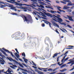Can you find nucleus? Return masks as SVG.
Instances as JSON below:
<instances>
[{
	"instance_id": "4",
	"label": "nucleus",
	"mask_w": 74,
	"mask_h": 74,
	"mask_svg": "<svg viewBox=\"0 0 74 74\" xmlns=\"http://www.w3.org/2000/svg\"><path fill=\"white\" fill-rule=\"evenodd\" d=\"M15 0H10V1H7L8 2V3L14 4L16 5H19V6H22V5H23V4L22 3H18L15 2Z\"/></svg>"
},
{
	"instance_id": "34",
	"label": "nucleus",
	"mask_w": 74,
	"mask_h": 74,
	"mask_svg": "<svg viewBox=\"0 0 74 74\" xmlns=\"http://www.w3.org/2000/svg\"><path fill=\"white\" fill-rule=\"evenodd\" d=\"M19 66H21V67H22V68H24V67L23 66V65H22V64H19Z\"/></svg>"
},
{
	"instance_id": "63",
	"label": "nucleus",
	"mask_w": 74,
	"mask_h": 74,
	"mask_svg": "<svg viewBox=\"0 0 74 74\" xmlns=\"http://www.w3.org/2000/svg\"><path fill=\"white\" fill-rule=\"evenodd\" d=\"M74 63H72L71 65H70V66H73V64H74Z\"/></svg>"
},
{
	"instance_id": "17",
	"label": "nucleus",
	"mask_w": 74,
	"mask_h": 74,
	"mask_svg": "<svg viewBox=\"0 0 74 74\" xmlns=\"http://www.w3.org/2000/svg\"><path fill=\"white\" fill-rule=\"evenodd\" d=\"M45 7H46V8H50V9H51V10H53V8H52V7L51 6H46Z\"/></svg>"
},
{
	"instance_id": "3",
	"label": "nucleus",
	"mask_w": 74,
	"mask_h": 74,
	"mask_svg": "<svg viewBox=\"0 0 74 74\" xmlns=\"http://www.w3.org/2000/svg\"><path fill=\"white\" fill-rule=\"evenodd\" d=\"M21 17L23 18H24L25 21L27 22H32L33 20L32 19V18L31 16H28L27 17H26L24 15H22L21 16Z\"/></svg>"
},
{
	"instance_id": "53",
	"label": "nucleus",
	"mask_w": 74,
	"mask_h": 74,
	"mask_svg": "<svg viewBox=\"0 0 74 74\" xmlns=\"http://www.w3.org/2000/svg\"><path fill=\"white\" fill-rule=\"evenodd\" d=\"M56 15L57 16H58V17H61V16H60V15H59V14H56Z\"/></svg>"
},
{
	"instance_id": "7",
	"label": "nucleus",
	"mask_w": 74,
	"mask_h": 74,
	"mask_svg": "<svg viewBox=\"0 0 74 74\" xmlns=\"http://www.w3.org/2000/svg\"><path fill=\"white\" fill-rule=\"evenodd\" d=\"M2 49L3 50H4V51H5V52H8V53H10L11 55L13 57V58H14V57H15L14 55H13V54L12 53V52H10L9 51L7 50L6 49H5V48H2Z\"/></svg>"
},
{
	"instance_id": "64",
	"label": "nucleus",
	"mask_w": 74,
	"mask_h": 74,
	"mask_svg": "<svg viewBox=\"0 0 74 74\" xmlns=\"http://www.w3.org/2000/svg\"><path fill=\"white\" fill-rule=\"evenodd\" d=\"M23 11H25V12H26V11H27V10L24 9Z\"/></svg>"
},
{
	"instance_id": "28",
	"label": "nucleus",
	"mask_w": 74,
	"mask_h": 74,
	"mask_svg": "<svg viewBox=\"0 0 74 74\" xmlns=\"http://www.w3.org/2000/svg\"><path fill=\"white\" fill-rule=\"evenodd\" d=\"M61 8V7L60 6H58L57 8V9L58 10V11H60V10H61L60 8Z\"/></svg>"
},
{
	"instance_id": "31",
	"label": "nucleus",
	"mask_w": 74,
	"mask_h": 74,
	"mask_svg": "<svg viewBox=\"0 0 74 74\" xmlns=\"http://www.w3.org/2000/svg\"><path fill=\"white\" fill-rule=\"evenodd\" d=\"M19 69H20V70H22V71H26L25 70H24L22 68H21V67H19Z\"/></svg>"
},
{
	"instance_id": "61",
	"label": "nucleus",
	"mask_w": 74,
	"mask_h": 74,
	"mask_svg": "<svg viewBox=\"0 0 74 74\" xmlns=\"http://www.w3.org/2000/svg\"><path fill=\"white\" fill-rule=\"evenodd\" d=\"M68 59H69V58H67L65 59V61H66V60H68Z\"/></svg>"
},
{
	"instance_id": "50",
	"label": "nucleus",
	"mask_w": 74,
	"mask_h": 74,
	"mask_svg": "<svg viewBox=\"0 0 74 74\" xmlns=\"http://www.w3.org/2000/svg\"><path fill=\"white\" fill-rule=\"evenodd\" d=\"M60 30H61V31H62V32H64V33L65 32L64 30L60 28Z\"/></svg>"
},
{
	"instance_id": "10",
	"label": "nucleus",
	"mask_w": 74,
	"mask_h": 74,
	"mask_svg": "<svg viewBox=\"0 0 74 74\" xmlns=\"http://www.w3.org/2000/svg\"><path fill=\"white\" fill-rule=\"evenodd\" d=\"M43 21H45V23H46V24H49V26L50 27H51V23L50 22L46 21V20H43Z\"/></svg>"
},
{
	"instance_id": "57",
	"label": "nucleus",
	"mask_w": 74,
	"mask_h": 74,
	"mask_svg": "<svg viewBox=\"0 0 74 74\" xmlns=\"http://www.w3.org/2000/svg\"><path fill=\"white\" fill-rule=\"evenodd\" d=\"M73 8H74V5L71 8V9H73Z\"/></svg>"
},
{
	"instance_id": "55",
	"label": "nucleus",
	"mask_w": 74,
	"mask_h": 74,
	"mask_svg": "<svg viewBox=\"0 0 74 74\" xmlns=\"http://www.w3.org/2000/svg\"><path fill=\"white\" fill-rule=\"evenodd\" d=\"M22 73H23V74H27V73L26 72H22Z\"/></svg>"
},
{
	"instance_id": "43",
	"label": "nucleus",
	"mask_w": 74,
	"mask_h": 74,
	"mask_svg": "<svg viewBox=\"0 0 74 74\" xmlns=\"http://www.w3.org/2000/svg\"><path fill=\"white\" fill-rule=\"evenodd\" d=\"M59 58H60V56H58L57 58V62H58L59 61Z\"/></svg>"
},
{
	"instance_id": "39",
	"label": "nucleus",
	"mask_w": 74,
	"mask_h": 74,
	"mask_svg": "<svg viewBox=\"0 0 74 74\" xmlns=\"http://www.w3.org/2000/svg\"><path fill=\"white\" fill-rule=\"evenodd\" d=\"M60 12H65V11L63 10H60Z\"/></svg>"
},
{
	"instance_id": "23",
	"label": "nucleus",
	"mask_w": 74,
	"mask_h": 74,
	"mask_svg": "<svg viewBox=\"0 0 74 74\" xmlns=\"http://www.w3.org/2000/svg\"><path fill=\"white\" fill-rule=\"evenodd\" d=\"M38 73L39 74H44V73L43 72H41L40 71H38Z\"/></svg>"
},
{
	"instance_id": "30",
	"label": "nucleus",
	"mask_w": 74,
	"mask_h": 74,
	"mask_svg": "<svg viewBox=\"0 0 74 74\" xmlns=\"http://www.w3.org/2000/svg\"><path fill=\"white\" fill-rule=\"evenodd\" d=\"M32 63L33 64V66H36V64H35V63H34V62H33V61H32Z\"/></svg>"
},
{
	"instance_id": "45",
	"label": "nucleus",
	"mask_w": 74,
	"mask_h": 74,
	"mask_svg": "<svg viewBox=\"0 0 74 74\" xmlns=\"http://www.w3.org/2000/svg\"><path fill=\"white\" fill-rule=\"evenodd\" d=\"M46 40H47V41H48V40H49V38L48 37H47L46 38Z\"/></svg>"
},
{
	"instance_id": "13",
	"label": "nucleus",
	"mask_w": 74,
	"mask_h": 74,
	"mask_svg": "<svg viewBox=\"0 0 74 74\" xmlns=\"http://www.w3.org/2000/svg\"><path fill=\"white\" fill-rule=\"evenodd\" d=\"M0 62H1V64L4 65V63L5 62V61L3 60L0 59Z\"/></svg>"
},
{
	"instance_id": "12",
	"label": "nucleus",
	"mask_w": 74,
	"mask_h": 74,
	"mask_svg": "<svg viewBox=\"0 0 74 74\" xmlns=\"http://www.w3.org/2000/svg\"><path fill=\"white\" fill-rule=\"evenodd\" d=\"M9 7L11 8V9H12V10H14L16 8L15 7H13V5H10Z\"/></svg>"
},
{
	"instance_id": "26",
	"label": "nucleus",
	"mask_w": 74,
	"mask_h": 74,
	"mask_svg": "<svg viewBox=\"0 0 74 74\" xmlns=\"http://www.w3.org/2000/svg\"><path fill=\"white\" fill-rule=\"evenodd\" d=\"M72 11V10L70 9H68L67 10V12H71Z\"/></svg>"
},
{
	"instance_id": "14",
	"label": "nucleus",
	"mask_w": 74,
	"mask_h": 74,
	"mask_svg": "<svg viewBox=\"0 0 74 74\" xmlns=\"http://www.w3.org/2000/svg\"><path fill=\"white\" fill-rule=\"evenodd\" d=\"M53 25L54 26H57L59 28V25L58 24L56 23L55 22L53 23Z\"/></svg>"
},
{
	"instance_id": "29",
	"label": "nucleus",
	"mask_w": 74,
	"mask_h": 74,
	"mask_svg": "<svg viewBox=\"0 0 74 74\" xmlns=\"http://www.w3.org/2000/svg\"><path fill=\"white\" fill-rule=\"evenodd\" d=\"M66 66V64H63L61 66L60 68H63V67H65V66Z\"/></svg>"
},
{
	"instance_id": "60",
	"label": "nucleus",
	"mask_w": 74,
	"mask_h": 74,
	"mask_svg": "<svg viewBox=\"0 0 74 74\" xmlns=\"http://www.w3.org/2000/svg\"><path fill=\"white\" fill-rule=\"evenodd\" d=\"M73 68H72V69H71V71L73 70H74V66H73Z\"/></svg>"
},
{
	"instance_id": "58",
	"label": "nucleus",
	"mask_w": 74,
	"mask_h": 74,
	"mask_svg": "<svg viewBox=\"0 0 74 74\" xmlns=\"http://www.w3.org/2000/svg\"><path fill=\"white\" fill-rule=\"evenodd\" d=\"M56 33H58V34H59V32H58V30H56Z\"/></svg>"
},
{
	"instance_id": "1",
	"label": "nucleus",
	"mask_w": 74,
	"mask_h": 74,
	"mask_svg": "<svg viewBox=\"0 0 74 74\" xmlns=\"http://www.w3.org/2000/svg\"><path fill=\"white\" fill-rule=\"evenodd\" d=\"M16 35L15 36V39L16 40H18L19 39V36L20 37H23L25 38V35L24 33H22L21 34V33L20 32H16Z\"/></svg>"
},
{
	"instance_id": "37",
	"label": "nucleus",
	"mask_w": 74,
	"mask_h": 74,
	"mask_svg": "<svg viewBox=\"0 0 74 74\" xmlns=\"http://www.w3.org/2000/svg\"><path fill=\"white\" fill-rule=\"evenodd\" d=\"M1 6L0 7V8H3V7H5V6L2 5H0Z\"/></svg>"
},
{
	"instance_id": "22",
	"label": "nucleus",
	"mask_w": 74,
	"mask_h": 74,
	"mask_svg": "<svg viewBox=\"0 0 74 74\" xmlns=\"http://www.w3.org/2000/svg\"><path fill=\"white\" fill-rule=\"evenodd\" d=\"M53 70V69L51 68H50L48 70V71H55V69H54Z\"/></svg>"
},
{
	"instance_id": "11",
	"label": "nucleus",
	"mask_w": 74,
	"mask_h": 74,
	"mask_svg": "<svg viewBox=\"0 0 74 74\" xmlns=\"http://www.w3.org/2000/svg\"><path fill=\"white\" fill-rule=\"evenodd\" d=\"M66 16L67 18H68L69 21H72V22H74V20L73 19V18H72V17L67 15Z\"/></svg>"
},
{
	"instance_id": "35",
	"label": "nucleus",
	"mask_w": 74,
	"mask_h": 74,
	"mask_svg": "<svg viewBox=\"0 0 74 74\" xmlns=\"http://www.w3.org/2000/svg\"><path fill=\"white\" fill-rule=\"evenodd\" d=\"M8 72V73H11V71H10V69H8V70L7 71H6V72Z\"/></svg>"
},
{
	"instance_id": "51",
	"label": "nucleus",
	"mask_w": 74,
	"mask_h": 74,
	"mask_svg": "<svg viewBox=\"0 0 74 74\" xmlns=\"http://www.w3.org/2000/svg\"><path fill=\"white\" fill-rule=\"evenodd\" d=\"M42 27H44V26H45V24H44V23H43L42 25Z\"/></svg>"
},
{
	"instance_id": "19",
	"label": "nucleus",
	"mask_w": 74,
	"mask_h": 74,
	"mask_svg": "<svg viewBox=\"0 0 74 74\" xmlns=\"http://www.w3.org/2000/svg\"><path fill=\"white\" fill-rule=\"evenodd\" d=\"M38 69H39L40 70H41V71H42V70H45L46 69H47L48 68H38Z\"/></svg>"
},
{
	"instance_id": "18",
	"label": "nucleus",
	"mask_w": 74,
	"mask_h": 74,
	"mask_svg": "<svg viewBox=\"0 0 74 74\" xmlns=\"http://www.w3.org/2000/svg\"><path fill=\"white\" fill-rule=\"evenodd\" d=\"M14 54L16 56V57H17L18 58H19V55L18 54V53H17L16 52L14 53Z\"/></svg>"
},
{
	"instance_id": "38",
	"label": "nucleus",
	"mask_w": 74,
	"mask_h": 74,
	"mask_svg": "<svg viewBox=\"0 0 74 74\" xmlns=\"http://www.w3.org/2000/svg\"><path fill=\"white\" fill-rule=\"evenodd\" d=\"M22 56H23L24 57H25L26 56V55H25V52H23V53L22 54Z\"/></svg>"
},
{
	"instance_id": "9",
	"label": "nucleus",
	"mask_w": 74,
	"mask_h": 74,
	"mask_svg": "<svg viewBox=\"0 0 74 74\" xmlns=\"http://www.w3.org/2000/svg\"><path fill=\"white\" fill-rule=\"evenodd\" d=\"M8 60H10V61H13L14 62L16 63H19L18 62L16 61L15 60L13 59L12 58H11L10 57L9 58H8Z\"/></svg>"
},
{
	"instance_id": "40",
	"label": "nucleus",
	"mask_w": 74,
	"mask_h": 74,
	"mask_svg": "<svg viewBox=\"0 0 74 74\" xmlns=\"http://www.w3.org/2000/svg\"><path fill=\"white\" fill-rule=\"evenodd\" d=\"M12 15H17V14L15 13H12Z\"/></svg>"
},
{
	"instance_id": "48",
	"label": "nucleus",
	"mask_w": 74,
	"mask_h": 74,
	"mask_svg": "<svg viewBox=\"0 0 74 74\" xmlns=\"http://www.w3.org/2000/svg\"><path fill=\"white\" fill-rule=\"evenodd\" d=\"M52 20H53V21H56V22H58V21H57L56 20L54 19V18H52Z\"/></svg>"
},
{
	"instance_id": "27",
	"label": "nucleus",
	"mask_w": 74,
	"mask_h": 74,
	"mask_svg": "<svg viewBox=\"0 0 74 74\" xmlns=\"http://www.w3.org/2000/svg\"><path fill=\"white\" fill-rule=\"evenodd\" d=\"M18 8H20L21 9H26L25 8H23L22 6H21L20 7H17Z\"/></svg>"
},
{
	"instance_id": "56",
	"label": "nucleus",
	"mask_w": 74,
	"mask_h": 74,
	"mask_svg": "<svg viewBox=\"0 0 74 74\" xmlns=\"http://www.w3.org/2000/svg\"><path fill=\"white\" fill-rule=\"evenodd\" d=\"M68 52V51H66L64 53V55H65L66 54H67V53Z\"/></svg>"
},
{
	"instance_id": "15",
	"label": "nucleus",
	"mask_w": 74,
	"mask_h": 74,
	"mask_svg": "<svg viewBox=\"0 0 74 74\" xmlns=\"http://www.w3.org/2000/svg\"><path fill=\"white\" fill-rule=\"evenodd\" d=\"M68 8H70V7H67V6L66 5L64 6L63 8V10H67V9H68Z\"/></svg>"
},
{
	"instance_id": "2",
	"label": "nucleus",
	"mask_w": 74,
	"mask_h": 74,
	"mask_svg": "<svg viewBox=\"0 0 74 74\" xmlns=\"http://www.w3.org/2000/svg\"><path fill=\"white\" fill-rule=\"evenodd\" d=\"M31 1H32L33 3V4H32V5L34 7H38L42 8H44V6L43 5H38V4L37 3V0H31Z\"/></svg>"
},
{
	"instance_id": "36",
	"label": "nucleus",
	"mask_w": 74,
	"mask_h": 74,
	"mask_svg": "<svg viewBox=\"0 0 74 74\" xmlns=\"http://www.w3.org/2000/svg\"><path fill=\"white\" fill-rule=\"evenodd\" d=\"M39 3L40 4H42V5H44V3L42 2H39Z\"/></svg>"
},
{
	"instance_id": "8",
	"label": "nucleus",
	"mask_w": 74,
	"mask_h": 74,
	"mask_svg": "<svg viewBox=\"0 0 74 74\" xmlns=\"http://www.w3.org/2000/svg\"><path fill=\"white\" fill-rule=\"evenodd\" d=\"M45 14L48 16H50L51 18H53V17H55L56 16L54 15H52V14L49 13H45Z\"/></svg>"
},
{
	"instance_id": "20",
	"label": "nucleus",
	"mask_w": 74,
	"mask_h": 74,
	"mask_svg": "<svg viewBox=\"0 0 74 74\" xmlns=\"http://www.w3.org/2000/svg\"><path fill=\"white\" fill-rule=\"evenodd\" d=\"M0 50L3 54H4L5 55H6V53L5 51H4L3 50L1 49V48H0Z\"/></svg>"
},
{
	"instance_id": "24",
	"label": "nucleus",
	"mask_w": 74,
	"mask_h": 74,
	"mask_svg": "<svg viewBox=\"0 0 74 74\" xmlns=\"http://www.w3.org/2000/svg\"><path fill=\"white\" fill-rule=\"evenodd\" d=\"M50 11V12H51V13H52L53 14L55 13H56V11H53L52 10H51Z\"/></svg>"
},
{
	"instance_id": "41",
	"label": "nucleus",
	"mask_w": 74,
	"mask_h": 74,
	"mask_svg": "<svg viewBox=\"0 0 74 74\" xmlns=\"http://www.w3.org/2000/svg\"><path fill=\"white\" fill-rule=\"evenodd\" d=\"M73 49V48L72 47H69V48H66V49Z\"/></svg>"
},
{
	"instance_id": "32",
	"label": "nucleus",
	"mask_w": 74,
	"mask_h": 74,
	"mask_svg": "<svg viewBox=\"0 0 74 74\" xmlns=\"http://www.w3.org/2000/svg\"><path fill=\"white\" fill-rule=\"evenodd\" d=\"M56 73V71H55L51 73H49V74H55Z\"/></svg>"
},
{
	"instance_id": "49",
	"label": "nucleus",
	"mask_w": 74,
	"mask_h": 74,
	"mask_svg": "<svg viewBox=\"0 0 74 74\" xmlns=\"http://www.w3.org/2000/svg\"><path fill=\"white\" fill-rule=\"evenodd\" d=\"M19 60L20 61H21V62H23V61L22 60V59H21V58H19Z\"/></svg>"
},
{
	"instance_id": "25",
	"label": "nucleus",
	"mask_w": 74,
	"mask_h": 74,
	"mask_svg": "<svg viewBox=\"0 0 74 74\" xmlns=\"http://www.w3.org/2000/svg\"><path fill=\"white\" fill-rule=\"evenodd\" d=\"M66 70H67V69H64L62 70H60V71H61V72H64V71H66Z\"/></svg>"
},
{
	"instance_id": "54",
	"label": "nucleus",
	"mask_w": 74,
	"mask_h": 74,
	"mask_svg": "<svg viewBox=\"0 0 74 74\" xmlns=\"http://www.w3.org/2000/svg\"><path fill=\"white\" fill-rule=\"evenodd\" d=\"M14 37H15V35H12V38H14Z\"/></svg>"
},
{
	"instance_id": "6",
	"label": "nucleus",
	"mask_w": 74,
	"mask_h": 74,
	"mask_svg": "<svg viewBox=\"0 0 74 74\" xmlns=\"http://www.w3.org/2000/svg\"><path fill=\"white\" fill-rule=\"evenodd\" d=\"M55 17L57 18V20L58 21V22H59V23L60 24H61V25H64L65 27H67V26L66 25V24L65 23H61L63 22V20L62 18L56 16H55Z\"/></svg>"
},
{
	"instance_id": "52",
	"label": "nucleus",
	"mask_w": 74,
	"mask_h": 74,
	"mask_svg": "<svg viewBox=\"0 0 74 74\" xmlns=\"http://www.w3.org/2000/svg\"><path fill=\"white\" fill-rule=\"evenodd\" d=\"M23 1H24V2H27L28 0H23Z\"/></svg>"
},
{
	"instance_id": "46",
	"label": "nucleus",
	"mask_w": 74,
	"mask_h": 74,
	"mask_svg": "<svg viewBox=\"0 0 74 74\" xmlns=\"http://www.w3.org/2000/svg\"><path fill=\"white\" fill-rule=\"evenodd\" d=\"M67 26L68 27H70V28H72V27L70 26V25H67Z\"/></svg>"
},
{
	"instance_id": "16",
	"label": "nucleus",
	"mask_w": 74,
	"mask_h": 74,
	"mask_svg": "<svg viewBox=\"0 0 74 74\" xmlns=\"http://www.w3.org/2000/svg\"><path fill=\"white\" fill-rule=\"evenodd\" d=\"M60 53H55L54 54L53 56V58H55L56 56H58V54H59Z\"/></svg>"
},
{
	"instance_id": "42",
	"label": "nucleus",
	"mask_w": 74,
	"mask_h": 74,
	"mask_svg": "<svg viewBox=\"0 0 74 74\" xmlns=\"http://www.w3.org/2000/svg\"><path fill=\"white\" fill-rule=\"evenodd\" d=\"M74 60H73L72 61H71L70 62H69L67 64H70V63H72V62H74Z\"/></svg>"
},
{
	"instance_id": "21",
	"label": "nucleus",
	"mask_w": 74,
	"mask_h": 74,
	"mask_svg": "<svg viewBox=\"0 0 74 74\" xmlns=\"http://www.w3.org/2000/svg\"><path fill=\"white\" fill-rule=\"evenodd\" d=\"M23 59L24 60V61L26 63H27V61H28V60H27V59H26L25 58L23 57Z\"/></svg>"
},
{
	"instance_id": "44",
	"label": "nucleus",
	"mask_w": 74,
	"mask_h": 74,
	"mask_svg": "<svg viewBox=\"0 0 74 74\" xmlns=\"http://www.w3.org/2000/svg\"><path fill=\"white\" fill-rule=\"evenodd\" d=\"M15 49L16 50V52H17L18 53H19V52H18V49Z\"/></svg>"
},
{
	"instance_id": "47",
	"label": "nucleus",
	"mask_w": 74,
	"mask_h": 74,
	"mask_svg": "<svg viewBox=\"0 0 74 74\" xmlns=\"http://www.w3.org/2000/svg\"><path fill=\"white\" fill-rule=\"evenodd\" d=\"M46 1H47V2H49V3H51V1H49V0H45Z\"/></svg>"
},
{
	"instance_id": "62",
	"label": "nucleus",
	"mask_w": 74,
	"mask_h": 74,
	"mask_svg": "<svg viewBox=\"0 0 74 74\" xmlns=\"http://www.w3.org/2000/svg\"><path fill=\"white\" fill-rule=\"evenodd\" d=\"M13 67H17V66L15 65H12Z\"/></svg>"
},
{
	"instance_id": "5",
	"label": "nucleus",
	"mask_w": 74,
	"mask_h": 74,
	"mask_svg": "<svg viewBox=\"0 0 74 74\" xmlns=\"http://www.w3.org/2000/svg\"><path fill=\"white\" fill-rule=\"evenodd\" d=\"M63 1H64V2L62 1H60V2L61 3H63V4H66V2H68V3H68L67 4V5L68 6L69 5H74V3H72L69 0H63Z\"/></svg>"
},
{
	"instance_id": "59",
	"label": "nucleus",
	"mask_w": 74,
	"mask_h": 74,
	"mask_svg": "<svg viewBox=\"0 0 74 74\" xmlns=\"http://www.w3.org/2000/svg\"><path fill=\"white\" fill-rule=\"evenodd\" d=\"M57 12L58 13V14H61V13H60V12H59L58 11H57L56 12Z\"/></svg>"
},
{
	"instance_id": "33",
	"label": "nucleus",
	"mask_w": 74,
	"mask_h": 74,
	"mask_svg": "<svg viewBox=\"0 0 74 74\" xmlns=\"http://www.w3.org/2000/svg\"><path fill=\"white\" fill-rule=\"evenodd\" d=\"M22 64L23 65V66H25L26 67H27V65H26V64H25L23 63H22Z\"/></svg>"
}]
</instances>
